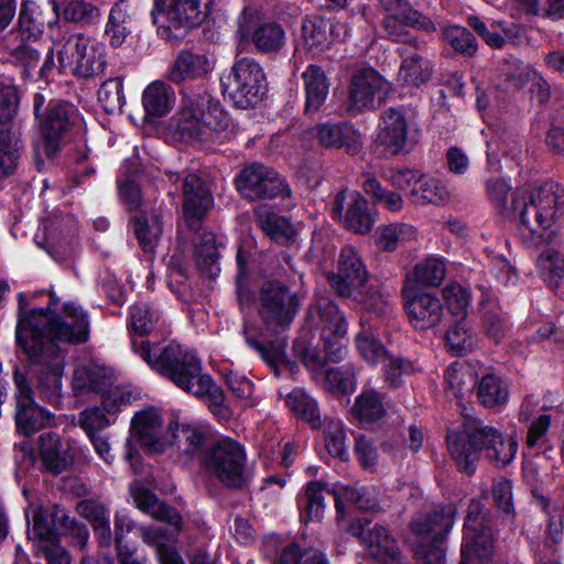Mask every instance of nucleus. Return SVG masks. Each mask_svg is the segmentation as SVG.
Instances as JSON below:
<instances>
[{
    "label": "nucleus",
    "instance_id": "obj_1",
    "mask_svg": "<svg viewBox=\"0 0 564 564\" xmlns=\"http://www.w3.org/2000/svg\"><path fill=\"white\" fill-rule=\"evenodd\" d=\"M24 295L19 294V321L17 341L31 362L40 367L39 394L52 404L62 397L64 351L58 343L79 344L87 340L89 322L87 314L75 303H65L58 312L57 301L52 299L45 308L24 311Z\"/></svg>",
    "mask_w": 564,
    "mask_h": 564
},
{
    "label": "nucleus",
    "instance_id": "obj_2",
    "mask_svg": "<svg viewBox=\"0 0 564 564\" xmlns=\"http://www.w3.org/2000/svg\"><path fill=\"white\" fill-rule=\"evenodd\" d=\"M159 315L147 304L135 303L130 312V325L135 336L131 339L134 354L140 356L155 372L171 380L176 387L203 400L221 420L229 416L223 390L212 377L203 373L196 354L177 344L164 348L150 345L143 336L150 333Z\"/></svg>",
    "mask_w": 564,
    "mask_h": 564
},
{
    "label": "nucleus",
    "instance_id": "obj_3",
    "mask_svg": "<svg viewBox=\"0 0 564 564\" xmlns=\"http://www.w3.org/2000/svg\"><path fill=\"white\" fill-rule=\"evenodd\" d=\"M511 208L519 213V235L538 243L551 239L558 230L564 214V187L544 182L532 187L518 188L512 196Z\"/></svg>",
    "mask_w": 564,
    "mask_h": 564
},
{
    "label": "nucleus",
    "instance_id": "obj_4",
    "mask_svg": "<svg viewBox=\"0 0 564 564\" xmlns=\"http://www.w3.org/2000/svg\"><path fill=\"white\" fill-rule=\"evenodd\" d=\"M448 451L458 467L471 473L480 451L498 467L510 464L518 452L517 438L503 435L492 426L485 425L477 419H467L459 432L447 435Z\"/></svg>",
    "mask_w": 564,
    "mask_h": 564
},
{
    "label": "nucleus",
    "instance_id": "obj_5",
    "mask_svg": "<svg viewBox=\"0 0 564 564\" xmlns=\"http://www.w3.org/2000/svg\"><path fill=\"white\" fill-rule=\"evenodd\" d=\"M51 51L57 55L61 68L79 77H94L106 67L102 43L82 33H64L53 39Z\"/></svg>",
    "mask_w": 564,
    "mask_h": 564
},
{
    "label": "nucleus",
    "instance_id": "obj_6",
    "mask_svg": "<svg viewBox=\"0 0 564 564\" xmlns=\"http://www.w3.org/2000/svg\"><path fill=\"white\" fill-rule=\"evenodd\" d=\"M230 118L218 101L212 99L191 100L177 117V130L187 140H207L213 132L229 127Z\"/></svg>",
    "mask_w": 564,
    "mask_h": 564
},
{
    "label": "nucleus",
    "instance_id": "obj_7",
    "mask_svg": "<svg viewBox=\"0 0 564 564\" xmlns=\"http://www.w3.org/2000/svg\"><path fill=\"white\" fill-rule=\"evenodd\" d=\"M224 89L236 107H256L265 94V75L258 62L243 57L232 65Z\"/></svg>",
    "mask_w": 564,
    "mask_h": 564
},
{
    "label": "nucleus",
    "instance_id": "obj_8",
    "mask_svg": "<svg viewBox=\"0 0 564 564\" xmlns=\"http://www.w3.org/2000/svg\"><path fill=\"white\" fill-rule=\"evenodd\" d=\"M208 474L227 487L238 488L245 481L246 453L242 445L231 438L216 442L204 458Z\"/></svg>",
    "mask_w": 564,
    "mask_h": 564
},
{
    "label": "nucleus",
    "instance_id": "obj_9",
    "mask_svg": "<svg viewBox=\"0 0 564 564\" xmlns=\"http://www.w3.org/2000/svg\"><path fill=\"white\" fill-rule=\"evenodd\" d=\"M456 509L447 505L432 513L421 516L412 522V531L420 538L431 540L433 545H422L419 556L425 564H446L441 542L454 525Z\"/></svg>",
    "mask_w": 564,
    "mask_h": 564
},
{
    "label": "nucleus",
    "instance_id": "obj_10",
    "mask_svg": "<svg viewBox=\"0 0 564 564\" xmlns=\"http://www.w3.org/2000/svg\"><path fill=\"white\" fill-rule=\"evenodd\" d=\"M259 303L265 326L274 332L290 325L300 306L297 295L278 281L263 283Z\"/></svg>",
    "mask_w": 564,
    "mask_h": 564
},
{
    "label": "nucleus",
    "instance_id": "obj_11",
    "mask_svg": "<svg viewBox=\"0 0 564 564\" xmlns=\"http://www.w3.org/2000/svg\"><path fill=\"white\" fill-rule=\"evenodd\" d=\"M390 91V84L373 68L356 70L349 83L347 111L357 115L376 109Z\"/></svg>",
    "mask_w": 564,
    "mask_h": 564
},
{
    "label": "nucleus",
    "instance_id": "obj_12",
    "mask_svg": "<svg viewBox=\"0 0 564 564\" xmlns=\"http://www.w3.org/2000/svg\"><path fill=\"white\" fill-rule=\"evenodd\" d=\"M214 0H154V24L171 29L198 26L208 15Z\"/></svg>",
    "mask_w": 564,
    "mask_h": 564
},
{
    "label": "nucleus",
    "instance_id": "obj_13",
    "mask_svg": "<svg viewBox=\"0 0 564 564\" xmlns=\"http://www.w3.org/2000/svg\"><path fill=\"white\" fill-rule=\"evenodd\" d=\"M237 189L247 199H273L288 197L289 186L272 169L252 163L246 166L236 180Z\"/></svg>",
    "mask_w": 564,
    "mask_h": 564
},
{
    "label": "nucleus",
    "instance_id": "obj_14",
    "mask_svg": "<svg viewBox=\"0 0 564 564\" xmlns=\"http://www.w3.org/2000/svg\"><path fill=\"white\" fill-rule=\"evenodd\" d=\"M349 531L366 546L373 564H402L399 547L386 528L364 519L352 522Z\"/></svg>",
    "mask_w": 564,
    "mask_h": 564
},
{
    "label": "nucleus",
    "instance_id": "obj_15",
    "mask_svg": "<svg viewBox=\"0 0 564 564\" xmlns=\"http://www.w3.org/2000/svg\"><path fill=\"white\" fill-rule=\"evenodd\" d=\"M240 41L251 40L261 53H276L285 44V31L274 21L258 22L251 9H245L238 19L236 32Z\"/></svg>",
    "mask_w": 564,
    "mask_h": 564
},
{
    "label": "nucleus",
    "instance_id": "obj_16",
    "mask_svg": "<svg viewBox=\"0 0 564 564\" xmlns=\"http://www.w3.org/2000/svg\"><path fill=\"white\" fill-rule=\"evenodd\" d=\"M78 118L76 108L67 102L56 101L51 104L42 119V141L36 144V153L42 152L47 158L56 155L61 148V141L69 126Z\"/></svg>",
    "mask_w": 564,
    "mask_h": 564
},
{
    "label": "nucleus",
    "instance_id": "obj_17",
    "mask_svg": "<svg viewBox=\"0 0 564 564\" xmlns=\"http://www.w3.org/2000/svg\"><path fill=\"white\" fill-rule=\"evenodd\" d=\"M402 294L405 311L414 328L427 330L440 325L444 316V308L436 295L430 292L416 293L409 281H405Z\"/></svg>",
    "mask_w": 564,
    "mask_h": 564
},
{
    "label": "nucleus",
    "instance_id": "obj_18",
    "mask_svg": "<svg viewBox=\"0 0 564 564\" xmlns=\"http://www.w3.org/2000/svg\"><path fill=\"white\" fill-rule=\"evenodd\" d=\"M13 378L17 387V430L24 435H30L48 425L53 417L50 412L35 404L26 377L15 370Z\"/></svg>",
    "mask_w": 564,
    "mask_h": 564
},
{
    "label": "nucleus",
    "instance_id": "obj_19",
    "mask_svg": "<svg viewBox=\"0 0 564 564\" xmlns=\"http://www.w3.org/2000/svg\"><path fill=\"white\" fill-rule=\"evenodd\" d=\"M131 432L152 453H162L171 445L170 423L164 426L162 411L149 406L137 412L131 419Z\"/></svg>",
    "mask_w": 564,
    "mask_h": 564
},
{
    "label": "nucleus",
    "instance_id": "obj_20",
    "mask_svg": "<svg viewBox=\"0 0 564 564\" xmlns=\"http://www.w3.org/2000/svg\"><path fill=\"white\" fill-rule=\"evenodd\" d=\"M333 216L347 229L357 234H368L375 223L368 208V200L357 191H341L336 195Z\"/></svg>",
    "mask_w": 564,
    "mask_h": 564
},
{
    "label": "nucleus",
    "instance_id": "obj_21",
    "mask_svg": "<svg viewBox=\"0 0 564 564\" xmlns=\"http://www.w3.org/2000/svg\"><path fill=\"white\" fill-rule=\"evenodd\" d=\"M368 283L366 265L355 248L346 246L341 249L337 271L330 276L333 289L344 297L354 295Z\"/></svg>",
    "mask_w": 564,
    "mask_h": 564
},
{
    "label": "nucleus",
    "instance_id": "obj_22",
    "mask_svg": "<svg viewBox=\"0 0 564 564\" xmlns=\"http://www.w3.org/2000/svg\"><path fill=\"white\" fill-rule=\"evenodd\" d=\"M315 311L321 319L326 351L333 360H337L346 352V347L340 340L347 333V323L337 305L328 299H321Z\"/></svg>",
    "mask_w": 564,
    "mask_h": 564
},
{
    "label": "nucleus",
    "instance_id": "obj_23",
    "mask_svg": "<svg viewBox=\"0 0 564 564\" xmlns=\"http://www.w3.org/2000/svg\"><path fill=\"white\" fill-rule=\"evenodd\" d=\"M410 130L408 112L401 108H389L380 117L378 142L391 154L402 152Z\"/></svg>",
    "mask_w": 564,
    "mask_h": 564
},
{
    "label": "nucleus",
    "instance_id": "obj_24",
    "mask_svg": "<svg viewBox=\"0 0 564 564\" xmlns=\"http://www.w3.org/2000/svg\"><path fill=\"white\" fill-rule=\"evenodd\" d=\"M314 138L324 148H345L350 155L359 153L362 149L360 133L346 123L325 122L317 124L314 128Z\"/></svg>",
    "mask_w": 564,
    "mask_h": 564
},
{
    "label": "nucleus",
    "instance_id": "obj_25",
    "mask_svg": "<svg viewBox=\"0 0 564 564\" xmlns=\"http://www.w3.org/2000/svg\"><path fill=\"white\" fill-rule=\"evenodd\" d=\"M112 373L106 367L90 359H80L76 362L72 388L75 394L86 392L99 393L111 384Z\"/></svg>",
    "mask_w": 564,
    "mask_h": 564
},
{
    "label": "nucleus",
    "instance_id": "obj_26",
    "mask_svg": "<svg viewBox=\"0 0 564 564\" xmlns=\"http://www.w3.org/2000/svg\"><path fill=\"white\" fill-rule=\"evenodd\" d=\"M183 212L191 228L199 220L213 204V197L196 174H188L183 181Z\"/></svg>",
    "mask_w": 564,
    "mask_h": 564
},
{
    "label": "nucleus",
    "instance_id": "obj_27",
    "mask_svg": "<svg viewBox=\"0 0 564 564\" xmlns=\"http://www.w3.org/2000/svg\"><path fill=\"white\" fill-rule=\"evenodd\" d=\"M169 436L171 437L170 447L174 446L180 454L192 457L204 447L208 430L199 424L171 421Z\"/></svg>",
    "mask_w": 564,
    "mask_h": 564
},
{
    "label": "nucleus",
    "instance_id": "obj_28",
    "mask_svg": "<svg viewBox=\"0 0 564 564\" xmlns=\"http://www.w3.org/2000/svg\"><path fill=\"white\" fill-rule=\"evenodd\" d=\"M336 37L335 25L323 17H306L302 22L303 45L313 54L328 50Z\"/></svg>",
    "mask_w": 564,
    "mask_h": 564
},
{
    "label": "nucleus",
    "instance_id": "obj_29",
    "mask_svg": "<svg viewBox=\"0 0 564 564\" xmlns=\"http://www.w3.org/2000/svg\"><path fill=\"white\" fill-rule=\"evenodd\" d=\"M214 65L213 58L204 53L182 51L170 70V79L174 83H182L198 78L210 73Z\"/></svg>",
    "mask_w": 564,
    "mask_h": 564
},
{
    "label": "nucleus",
    "instance_id": "obj_30",
    "mask_svg": "<svg viewBox=\"0 0 564 564\" xmlns=\"http://www.w3.org/2000/svg\"><path fill=\"white\" fill-rule=\"evenodd\" d=\"M131 495L138 509L153 518L166 522L175 531L181 529L182 517L177 510L161 502L149 489L134 485Z\"/></svg>",
    "mask_w": 564,
    "mask_h": 564
},
{
    "label": "nucleus",
    "instance_id": "obj_31",
    "mask_svg": "<svg viewBox=\"0 0 564 564\" xmlns=\"http://www.w3.org/2000/svg\"><path fill=\"white\" fill-rule=\"evenodd\" d=\"M221 241H217L212 231L203 230L194 239V254L198 269L210 278L218 275L220 268L218 264L219 248Z\"/></svg>",
    "mask_w": 564,
    "mask_h": 564
},
{
    "label": "nucleus",
    "instance_id": "obj_32",
    "mask_svg": "<svg viewBox=\"0 0 564 564\" xmlns=\"http://www.w3.org/2000/svg\"><path fill=\"white\" fill-rule=\"evenodd\" d=\"M305 89V110L306 112L316 111L325 102L329 82L325 72L317 65L311 64L302 74Z\"/></svg>",
    "mask_w": 564,
    "mask_h": 564
},
{
    "label": "nucleus",
    "instance_id": "obj_33",
    "mask_svg": "<svg viewBox=\"0 0 564 564\" xmlns=\"http://www.w3.org/2000/svg\"><path fill=\"white\" fill-rule=\"evenodd\" d=\"M174 100L173 89L161 80L149 84L142 94V104L149 117L165 116L171 111Z\"/></svg>",
    "mask_w": 564,
    "mask_h": 564
},
{
    "label": "nucleus",
    "instance_id": "obj_34",
    "mask_svg": "<svg viewBox=\"0 0 564 564\" xmlns=\"http://www.w3.org/2000/svg\"><path fill=\"white\" fill-rule=\"evenodd\" d=\"M382 8L387 11L386 18H399L416 30L434 32L435 23L426 15L412 8L408 0H380Z\"/></svg>",
    "mask_w": 564,
    "mask_h": 564
},
{
    "label": "nucleus",
    "instance_id": "obj_35",
    "mask_svg": "<svg viewBox=\"0 0 564 564\" xmlns=\"http://www.w3.org/2000/svg\"><path fill=\"white\" fill-rule=\"evenodd\" d=\"M280 394L284 398L286 406L313 429L322 426L317 402L304 389L294 388L290 392H280Z\"/></svg>",
    "mask_w": 564,
    "mask_h": 564
},
{
    "label": "nucleus",
    "instance_id": "obj_36",
    "mask_svg": "<svg viewBox=\"0 0 564 564\" xmlns=\"http://www.w3.org/2000/svg\"><path fill=\"white\" fill-rule=\"evenodd\" d=\"M416 183L409 193V199L415 205H443L451 197L446 185L436 177L421 174Z\"/></svg>",
    "mask_w": 564,
    "mask_h": 564
},
{
    "label": "nucleus",
    "instance_id": "obj_37",
    "mask_svg": "<svg viewBox=\"0 0 564 564\" xmlns=\"http://www.w3.org/2000/svg\"><path fill=\"white\" fill-rule=\"evenodd\" d=\"M44 26V19L40 11V7L33 1H24L19 14V28L12 30L8 41L14 39L21 42H28L37 37Z\"/></svg>",
    "mask_w": 564,
    "mask_h": 564
},
{
    "label": "nucleus",
    "instance_id": "obj_38",
    "mask_svg": "<svg viewBox=\"0 0 564 564\" xmlns=\"http://www.w3.org/2000/svg\"><path fill=\"white\" fill-rule=\"evenodd\" d=\"M77 512L90 522L99 543L109 546L111 544L110 519L105 506L96 500H83L77 505Z\"/></svg>",
    "mask_w": 564,
    "mask_h": 564
},
{
    "label": "nucleus",
    "instance_id": "obj_39",
    "mask_svg": "<svg viewBox=\"0 0 564 564\" xmlns=\"http://www.w3.org/2000/svg\"><path fill=\"white\" fill-rule=\"evenodd\" d=\"M433 73L432 63L417 55H411L401 63L398 80L409 87H419L430 80Z\"/></svg>",
    "mask_w": 564,
    "mask_h": 564
},
{
    "label": "nucleus",
    "instance_id": "obj_40",
    "mask_svg": "<svg viewBox=\"0 0 564 564\" xmlns=\"http://www.w3.org/2000/svg\"><path fill=\"white\" fill-rule=\"evenodd\" d=\"M256 215L263 231L280 243H288L295 235L292 224L270 210L267 206L256 208Z\"/></svg>",
    "mask_w": 564,
    "mask_h": 564
},
{
    "label": "nucleus",
    "instance_id": "obj_41",
    "mask_svg": "<svg viewBox=\"0 0 564 564\" xmlns=\"http://www.w3.org/2000/svg\"><path fill=\"white\" fill-rule=\"evenodd\" d=\"M477 538L475 539L470 550L466 552L467 528H464L462 542V562L460 564H476L489 558L494 551L492 531L490 525L476 529Z\"/></svg>",
    "mask_w": 564,
    "mask_h": 564
},
{
    "label": "nucleus",
    "instance_id": "obj_42",
    "mask_svg": "<svg viewBox=\"0 0 564 564\" xmlns=\"http://www.w3.org/2000/svg\"><path fill=\"white\" fill-rule=\"evenodd\" d=\"M243 335L246 341L250 348H252L259 356L263 359V361L271 367L275 373H279V369L286 365V354L285 346L286 343L284 338L278 337L274 340H271L267 345L260 343L256 338L249 335V330L247 327L243 329Z\"/></svg>",
    "mask_w": 564,
    "mask_h": 564
},
{
    "label": "nucleus",
    "instance_id": "obj_43",
    "mask_svg": "<svg viewBox=\"0 0 564 564\" xmlns=\"http://www.w3.org/2000/svg\"><path fill=\"white\" fill-rule=\"evenodd\" d=\"M477 395L486 408L500 406L509 399V388L499 376L487 373L478 382Z\"/></svg>",
    "mask_w": 564,
    "mask_h": 564
},
{
    "label": "nucleus",
    "instance_id": "obj_44",
    "mask_svg": "<svg viewBox=\"0 0 564 564\" xmlns=\"http://www.w3.org/2000/svg\"><path fill=\"white\" fill-rule=\"evenodd\" d=\"M446 275L443 259L429 257L415 264L413 272L406 276L410 285L417 283L423 286H437Z\"/></svg>",
    "mask_w": 564,
    "mask_h": 564
},
{
    "label": "nucleus",
    "instance_id": "obj_45",
    "mask_svg": "<svg viewBox=\"0 0 564 564\" xmlns=\"http://www.w3.org/2000/svg\"><path fill=\"white\" fill-rule=\"evenodd\" d=\"M417 230L406 223H392L379 230L378 246L384 251H394L406 242L416 240Z\"/></svg>",
    "mask_w": 564,
    "mask_h": 564
},
{
    "label": "nucleus",
    "instance_id": "obj_46",
    "mask_svg": "<svg viewBox=\"0 0 564 564\" xmlns=\"http://www.w3.org/2000/svg\"><path fill=\"white\" fill-rule=\"evenodd\" d=\"M355 417L361 422H375L386 414L382 395L372 388H366L356 398L351 409Z\"/></svg>",
    "mask_w": 564,
    "mask_h": 564
},
{
    "label": "nucleus",
    "instance_id": "obj_47",
    "mask_svg": "<svg viewBox=\"0 0 564 564\" xmlns=\"http://www.w3.org/2000/svg\"><path fill=\"white\" fill-rule=\"evenodd\" d=\"M328 492L319 481L307 484L304 496L300 500L302 520L305 522L319 521L325 511L324 495Z\"/></svg>",
    "mask_w": 564,
    "mask_h": 564
},
{
    "label": "nucleus",
    "instance_id": "obj_48",
    "mask_svg": "<svg viewBox=\"0 0 564 564\" xmlns=\"http://www.w3.org/2000/svg\"><path fill=\"white\" fill-rule=\"evenodd\" d=\"M361 326L362 329L356 336V347L360 356L370 365L382 362L388 357L386 348L375 336L371 327H367L365 317H361Z\"/></svg>",
    "mask_w": 564,
    "mask_h": 564
},
{
    "label": "nucleus",
    "instance_id": "obj_49",
    "mask_svg": "<svg viewBox=\"0 0 564 564\" xmlns=\"http://www.w3.org/2000/svg\"><path fill=\"white\" fill-rule=\"evenodd\" d=\"M350 297L360 304L366 312L375 313L382 319L388 317L392 312L389 296L368 283Z\"/></svg>",
    "mask_w": 564,
    "mask_h": 564
},
{
    "label": "nucleus",
    "instance_id": "obj_50",
    "mask_svg": "<svg viewBox=\"0 0 564 564\" xmlns=\"http://www.w3.org/2000/svg\"><path fill=\"white\" fill-rule=\"evenodd\" d=\"M445 388L454 398H462L475 387V378L470 367L459 362L451 364L444 375Z\"/></svg>",
    "mask_w": 564,
    "mask_h": 564
},
{
    "label": "nucleus",
    "instance_id": "obj_51",
    "mask_svg": "<svg viewBox=\"0 0 564 564\" xmlns=\"http://www.w3.org/2000/svg\"><path fill=\"white\" fill-rule=\"evenodd\" d=\"M501 151L502 155L510 158L511 164L509 167L519 166L523 158L524 151L520 143L517 141L491 140L487 142V166L489 170L498 171L501 169L498 152Z\"/></svg>",
    "mask_w": 564,
    "mask_h": 564
},
{
    "label": "nucleus",
    "instance_id": "obj_52",
    "mask_svg": "<svg viewBox=\"0 0 564 564\" xmlns=\"http://www.w3.org/2000/svg\"><path fill=\"white\" fill-rule=\"evenodd\" d=\"M318 381L334 393H348L356 388V377L349 365L328 367Z\"/></svg>",
    "mask_w": 564,
    "mask_h": 564
},
{
    "label": "nucleus",
    "instance_id": "obj_53",
    "mask_svg": "<svg viewBox=\"0 0 564 564\" xmlns=\"http://www.w3.org/2000/svg\"><path fill=\"white\" fill-rule=\"evenodd\" d=\"M29 529V538L36 541L37 551L42 550V545L53 544L57 542L53 530L52 522L45 517L44 511L40 507L32 510V519H29V510H26Z\"/></svg>",
    "mask_w": 564,
    "mask_h": 564
},
{
    "label": "nucleus",
    "instance_id": "obj_54",
    "mask_svg": "<svg viewBox=\"0 0 564 564\" xmlns=\"http://www.w3.org/2000/svg\"><path fill=\"white\" fill-rule=\"evenodd\" d=\"M21 143L13 133L0 128V175H9L17 167Z\"/></svg>",
    "mask_w": 564,
    "mask_h": 564
},
{
    "label": "nucleus",
    "instance_id": "obj_55",
    "mask_svg": "<svg viewBox=\"0 0 564 564\" xmlns=\"http://www.w3.org/2000/svg\"><path fill=\"white\" fill-rule=\"evenodd\" d=\"M446 344L453 354L460 355L471 350L477 337L464 319L453 324L446 333Z\"/></svg>",
    "mask_w": 564,
    "mask_h": 564
},
{
    "label": "nucleus",
    "instance_id": "obj_56",
    "mask_svg": "<svg viewBox=\"0 0 564 564\" xmlns=\"http://www.w3.org/2000/svg\"><path fill=\"white\" fill-rule=\"evenodd\" d=\"M324 435L328 453L341 460L347 459L346 432L343 422L338 419H325Z\"/></svg>",
    "mask_w": 564,
    "mask_h": 564
},
{
    "label": "nucleus",
    "instance_id": "obj_57",
    "mask_svg": "<svg viewBox=\"0 0 564 564\" xmlns=\"http://www.w3.org/2000/svg\"><path fill=\"white\" fill-rule=\"evenodd\" d=\"M97 97L106 112L121 110L124 105L122 77L109 78L104 82L98 89Z\"/></svg>",
    "mask_w": 564,
    "mask_h": 564
},
{
    "label": "nucleus",
    "instance_id": "obj_58",
    "mask_svg": "<svg viewBox=\"0 0 564 564\" xmlns=\"http://www.w3.org/2000/svg\"><path fill=\"white\" fill-rule=\"evenodd\" d=\"M443 37L446 43L463 55L473 56L477 51L475 36L463 26L449 25L444 28Z\"/></svg>",
    "mask_w": 564,
    "mask_h": 564
},
{
    "label": "nucleus",
    "instance_id": "obj_59",
    "mask_svg": "<svg viewBox=\"0 0 564 564\" xmlns=\"http://www.w3.org/2000/svg\"><path fill=\"white\" fill-rule=\"evenodd\" d=\"M100 17L97 7L83 0H68L63 9V18L68 22L90 24L97 22Z\"/></svg>",
    "mask_w": 564,
    "mask_h": 564
},
{
    "label": "nucleus",
    "instance_id": "obj_60",
    "mask_svg": "<svg viewBox=\"0 0 564 564\" xmlns=\"http://www.w3.org/2000/svg\"><path fill=\"white\" fill-rule=\"evenodd\" d=\"M364 191L372 197L373 202L383 205L391 212H400L403 208L404 200L399 193L383 188L380 183L368 177L362 184Z\"/></svg>",
    "mask_w": 564,
    "mask_h": 564
},
{
    "label": "nucleus",
    "instance_id": "obj_61",
    "mask_svg": "<svg viewBox=\"0 0 564 564\" xmlns=\"http://www.w3.org/2000/svg\"><path fill=\"white\" fill-rule=\"evenodd\" d=\"M161 232L162 227L158 219H153L150 223L143 217H138L134 220V234L144 252L152 253L154 251L160 240Z\"/></svg>",
    "mask_w": 564,
    "mask_h": 564
},
{
    "label": "nucleus",
    "instance_id": "obj_62",
    "mask_svg": "<svg viewBox=\"0 0 564 564\" xmlns=\"http://www.w3.org/2000/svg\"><path fill=\"white\" fill-rule=\"evenodd\" d=\"M443 297L453 315L465 317L470 302L468 289L456 282L448 283L443 289Z\"/></svg>",
    "mask_w": 564,
    "mask_h": 564
},
{
    "label": "nucleus",
    "instance_id": "obj_63",
    "mask_svg": "<svg viewBox=\"0 0 564 564\" xmlns=\"http://www.w3.org/2000/svg\"><path fill=\"white\" fill-rule=\"evenodd\" d=\"M115 422L99 406H88L78 414V425L85 431L87 436L98 434L99 431L107 429Z\"/></svg>",
    "mask_w": 564,
    "mask_h": 564
},
{
    "label": "nucleus",
    "instance_id": "obj_64",
    "mask_svg": "<svg viewBox=\"0 0 564 564\" xmlns=\"http://www.w3.org/2000/svg\"><path fill=\"white\" fill-rule=\"evenodd\" d=\"M223 376L229 390L236 398L243 401L245 405L253 406L257 404V400L252 398L253 384L246 376L232 370H225Z\"/></svg>",
    "mask_w": 564,
    "mask_h": 564
}]
</instances>
